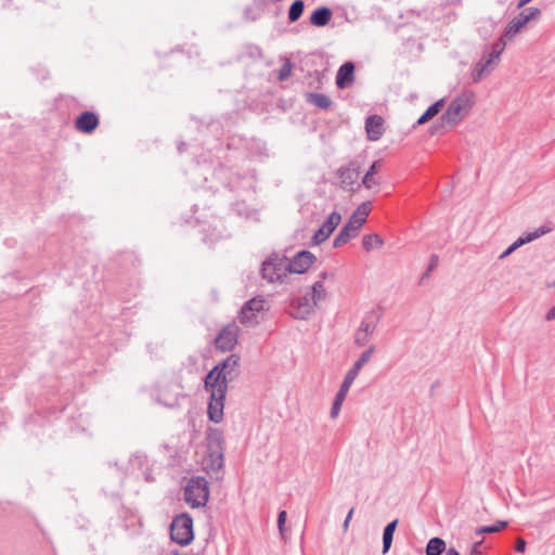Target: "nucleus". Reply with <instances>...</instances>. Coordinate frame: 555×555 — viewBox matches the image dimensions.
Segmentation results:
<instances>
[{
    "mask_svg": "<svg viewBox=\"0 0 555 555\" xmlns=\"http://www.w3.org/2000/svg\"><path fill=\"white\" fill-rule=\"evenodd\" d=\"M240 375V358L230 354L218 362L205 376L204 387L209 392L207 414L209 421L220 423L223 420L224 402L228 392V384Z\"/></svg>",
    "mask_w": 555,
    "mask_h": 555,
    "instance_id": "nucleus-1",
    "label": "nucleus"
},
{
    "mask_svg": "<svg viewBox=\"0 0 555 555\" xmlns=\"http://www.w3.org/2000/svg\"><path fill=\"white\" fill-rule=\"evenodd\" d=\"M527 23L518 14L506 26L503 36L491 46V51L485 53L472 72V80L479 82L485 76L491 74L498 66L500 56L505 49V38H513Z\"/></svg>",
    "mask_w": 555,
    "mask_h": 555,
    "instance_id": "nucleus-2",
    "label": "nucleus"
},
{
    "mask_svg": "<svg viewBox=\"0 0 555 555\" xmlns=\"http://www.w3.org/2000/svg\"><path fill=\"white\" fill-rule=\"evenodd\" d=\"M473 104L474 94L470 92L462 93L456 96L439 118L441 126L451 128L460 124L468 115Z\"/></svg>",
    "mask_w": 555,
    "mask_h": 555,
    "instance_id": "nucleus-3",
    "label": "nucleus"
},
{
    "mask_svg": "<svg viewBox=\"0 0 555 555\" xmlns=\"http://www.w3.org/2000/svg\"><path fill=\"white\" fill-rule=\"evenodd\" d=\"M209 498L208 481L205 477H192L184 488V501L192 507L204 506Z\"/></svg>",
    "mask_w": 555,
    "mask_h": 555,
    "instance_id": "nucleus-4",
    "label": "nucleus"
},
{
    "mask_svg": "<svg viewBox=\"0 0 555 555\" xmlns=\"http://www.w3.org/2000/svg\"><path fill=\"white\" fill-rule=\"evenodd\" d=\"M170 538L181 546H186L194 539L193 518L188 513L177 515L170 525Z\"/></svg>",
    "mask_w": 555,
    "mask_h": 555,
    "instance_id": "nucleus-5",
    "label": "nucleus"
},
{
    "mask_svg": "<svg viewBox=\"0 0 555 555\" xmlns=\"http://www.w3.org/2000/svg\"><path fill=\"white\" fill-rule=\"evenodd\" d=\"M260 273L270 283L281 281L288 273L287 257L273 255L262 262Z\"/></svg>",
    "mask_w": 555,
    "mask_h": 555,
    "instance_id": "nucleus-6",
    "label": "nucleus"
},
{
    "mask_svg": "<svg viewBox=\"0 0 555 555\" xmlns=\"http://www.w3.org/2000/svg\"><path fill=\"white\" fill-rule=\"evenodd\" d=\"M208 441H209V464L208 466L212 470H218L223 465V449H222V434L218 430H210L208 435Z\"/></svg>",
    "mask_w": 555,
    "mask_h": 555,
    "instance_id": "nucleus-7",
    "label": "nucleus"
},
{
    "mask_svg": "<svg viewBox=\"0 0 555 555\" xmlns=\"http://www.w3.org/2000/svg\"><path fill=\"white\" fill-rule=\"evenodd\" d=\"M240 327L235 323L225 325L217 335L215 346L221 351H230L237 344Z\"/></svg>",
    "mask_w": 555,
    "mask_h": 555,
    "instance_id": "nucleus-8",
    "label": "nucleus"
},
{
    "mask_svg": "<svg viewBox=\"0 0 555 555\" xmlns=\"http://www.w3.org/2000/svg\"><path fill=\"white\" fill-rule=\"evenodd\" d=\"M315 306L313 298H310L305 294L292 299L289 305V314L295 319L306 320L313 313Z\"/></svg>",
    "mask_w": 555,
    "mask_h": 555,
    "instance_id": "nucleus-9",
    "label": "nucleus"
},
{
    "mask_svg": "<svg viewBox=\"0 0 555 555\" xmlns=\"http://www.w3.org/2000/svg\"><path fill=\"white\" fill-rule=\"evenodd\" d=\"M375 347L371 346L369 349L363 351L361 356L358 358V360L353 363L352 367L347 372L345 375V378L339 387L343 391L347 392L349 391L352 383L359 375V372L365 365L372 358V354L374 353Z\"/></svg>",
    "mask_w": 555,
    "mask_h": 555,
    "instance_id": "nucleus-10",
    "label": "nucleus"
},
{
    "mask_svg": "<svg viewBox=\"0 0 555 555\" xmlns=\"http://www.w3.org/2000/svg\"><path fill=\"white\" fill-rule=\"evenodd\" d=\"M315 256L309 250H300L292 259L287 258L289 273H305L314 262Z\"/></svg>",
    "mask_w": 555,
    "mask_h": 555,
    "instance_id": "nucleus-11",
    "label": "nucleus"
},
{
    "mask_svg": "<svg viewBox=\"0 0 555 555\" xmlns=\"http://www.w3.org/2000/svg\"><path fill=\"white\" fill-rule=\"evenodd\" d=\"M336 176L339 179V185L343 190L350 191L359 178V166L351 162L337 169Z\"/></svg>",
    "mask_w": 555,
    "mask_h": 555,
    "instance_id": "nucleus-12",
    "label": "nucleus"
},
{
    "mask_svg": "<svg viewBox=\"0 0 555 555\" xmlns=\"http://www.w3.org/2000/svg\"><path fill=\"white\" fill-rule=\"evenodd\" d=\"M341 220L340 214L337 211L331 212L323 224L318 229V231L312 236V243L314 245H319L324 242L336 229Z\"/></svg>",
    "mask_w": 555,
    "mask_h": 555,
    "instance_id": "nucleus-13",
    "label": "nucleus"
},
{
    "mask_svg": "<svg viewBox=\"0 0 555 555\" xmlns=\"http://www.w3.org/2000/svg\"><path fill=\"white\" fill-rule=\"evenodd\" d=\"M550 231L548 228L540 227L533 232H529L524 236L518 237L512 245H509L500 256L499 259L502 260L514 253L516 249L521 247L522 245L530 243L542 235L546 234Z\"/></svg>",
    "mask_w": 555,
    "mask_h": 555,
    "instance_id": "nucleus-14",
    "label": "nucleus"
},
{
    "mask_svg": "<svg viewBox=\"0 0 555 555\" xmlns=\"http://www.w3.org/2000/svg\"><path fill=\"white\" fill-rule=\"evenodd\" d=\"M99 122V117L95 113L86 111L76 118L75 127L82 133H91L98 128Z\"/></svg>",
    "mask_w": 555,
    "mask_h": 555,
    "instance_id": "nucleus-15",
    "label": "nucleus"
},
{
    "mask_svg": "<svg viewBox=\"0 0 555 555\" xmlns=\"http://www.w3.org/2000/svg\"><path fill=\"white\" fill-rule=\"evenodd\" d=\"M365 130L370 141H377L384 133V120L378 115L369 116L365 120Z\"/></svg>",
    "mask_w": 555,
    "mask_h": 555,
    "instance_id": "nucleus-16",
    "label": "nucleus"
},
{
    "mask_svg": "<svg viewBox=\"0 0 555 555\" xmlns=\"http://www.w3.org/2000/svg\"><path fill=\"white\" fill-rule=\"evenodd\" d=\"M354 80V64L352 62L344 63L336 75V86L339 89L347 88Z\"/></svg>",
    "mask_w": 555,
    "mask_h": 555,
    "instance_id": "nucleus-17",
    "label": "nucleus"
},
{
    "mask_svg": "<svg viewBox=\"0 0 555 555\" xmlns=\"http://www.w3.org/2000/svg\"><path fill=\"white\" fill-rule=\"evenodd\" d=\"M130 466L132 470H142V476L146 481L151 482L154 480L149 465V459L145 454L137 453L132 455L130 459Z\"/></svg>",
    "mask_w": 555,
    "mask_h": 555,
    "instance_id": "nucleus-18",
    "label": "nucleus"
},
{
    "mask_svg": "<svg viewBox=\"0 0 555 555\" xmlns=\"http://www.w3.org/2000/svg\"><path fill=\"white\" fill-rule=\"evenodd\" d=\"M371 202H364L360 204L358 208L352 212L348 222L358 230H360L366 221V218L371 211Z\"/></svg>",
    "mask_w": 555,
    "mask_h": 555,
    "instance_id": "nucleus-19",
    "label": "nucleus"
},
{
    "mask_svg": "<svg viewBox=\"0 0 555 555\" xmlns=\"http://www.w3.org/2000/svg\"><path fill=\"white\" fill-rule=\"evenodd\" d=\"M360 230L351 225L349 222H347L339 233L334 238V247H341L343 245L347 244L351 238L356 237L358 235Z\"/></svg>",
    "mask_w": 555,
    "mask_h": 555,
    "instance_id": "nucleus-20",
    "label": "nucleus"
},
{
    "mask_svg": "<svg viewBox=\"0 0 555 555\" xmlns=\"http://www.w3.org/2000/svg\"><path fill=\"white\" fill-rule=\"evenodd\" d=\"M332 18V11L327 7L315 9L310 15V23L317 27H323L328 24Z\"/></svg>",
    "mask_w": 555,
    "mask_h": 555,
    "instance_id": "nucleus-21",
    "label": "nucleus"
},
{
    "mask_svg": "<svg viewBox=\"0 0 555 555\" xmlns=\"http://www.w3.org/2000/svg\"><path fill=\"white\" fill-rule=\"evenodd\" d=\"M444 104L443 99L436 101L434 104H431L416 120L414 128L421 125L426 124L427 121L431 120L442 108Z\"/></svg>",
    "mask_w": 555,
    "mask_h": 555,
    "instance_id": "nucleus-22",
    "label": "nucleus"
},
{
    "mask_svg": "<svg viewBox=\"0 0 555 555\" xmlns=\"http://www.w3.org/2000/svg\"><path fill=\"white\" fill-rule=\"evenodd\" d=\"M398 525V519H395L387 524V526L384 528L383 531V554L388 553L392 540H393V533Z\"/></svg>",
    "mask_w": 555,
    "mask_h": 555,
    "instance_id": "nucleus-23",
    "label": "nucleus"
},
{
    "mask_svg": "<svg viewBox=\"0 0 555 555\" xmlns=\"http://www.w3.org/2000/svg\"><path fill=\"white\" fill-rule=\"evenodd\" d=\"M446 542L441 538H431L426 545V555H441L446 553Z\"/></svg>",
    "mask_w": 555,
    "mask_h": 555,
    "instance_id": "nucleus-24",
    "label": "nucleus"
},
{
    "mask_svg": "<svg viewBox=\"0 0 555 555\" xmlns=\"http://www.w3.org/2000/svg\"><path fill=\"white\" fill-rule=\"evenodd\" d=\"M379 166H380V162L379 160L374 162L370 166V168L366 171V173L364 175V177L362 179V184L366 189H372V188L378 185V181L374 178V176L376 175L377 169H378Z\"/></svg>",
    "mask_w": 555,
    "mask_h": 555,
    "instance_id": "nucleus-25",
    "label": "nucleus"
},
{
    "mask_svg": "<svg viewBox=\"0 0 555 555\" xmlns=\"http://www.w3.org/2000/svg\"><path fill=\"white\" fill-rule=\"evenodd\" d=\"M310 298H313V301L315 305H318L320 301L324 300L326 297V291L324 287V283L322 280H319L313 283L311 286V291L306 293Z\"/></svg>",
    "mask_w": 555,
    "mask_h": 555,
    "instance_id": "nucleus-26",
    "label": "nucleus"
},
{
    "mask_svg": "<svg viewBox=\"0 0 555 555\" xmlns=\"http://www.w3.org/2000/svg\"><path fill=\"white\" fill-rule=\"evenodd\" d=\"M264 309V300L261 298H253L244 304L242 307V314H244V318L246 317V313L253 312L255 314L261 312Z\"/></svg>",
    "mask_w": 555,
    "mask_h": 555,
    "instance_id": "nucleus-27",
    "label": "nucleus"
},
{
    "mask_svg": "<svg viewBox=\"0 0 555 555\" xmlns=\"http://www.w3.org/2000/svg\"><path fill=\"white\" fill-rule=\"evenodd\" d=\"M307 101L322 109H327L332 105V100L323 93H309Z\"/></svg>",
    "mask_w": 555,
    "mask_h": 555,
    "instance_id": "nucleus-28",
    "label": "nucleus"
},
{
    "mask_svg": "<svg viewBox=\"0 0 555 555\" xmlns=\"http://www.w3.org/2000/svg\"><path fill=\"white\" fill-rule=\"evenodd\" d=\"M376 325L377 320L374 319V312L372 311L362 319L358 330L372 336L376 330Z\"/></svg>",
    "mask_w": 555,
    "mask_h": 555,
    "instance_id": "nucleus-29",
    "label": "nucleus"
},
{
    "mask_svg": "<svg viewBox=\"0 0 555 555\" xmlns=\"http://www.w3.org/2000/svg\"><path fill=\"white\" fill-rule=\"evenodd\" d=\"M384 241L378 234H367L362 237V246L366 251L372 250L374 247L383 246Z\"/></svg>",
    "mask_w": 555,
    "mask_h": 555,
    "instance_id": "nucleus-30",
    "label": "nucleus"
},
{
    "mask_svg": "<svg viewBox=\"0 0 555 555\" xmlns=\"http://www.w3.org/2000/svg\"><path fill=\"white\" fill-rule=\"evenodd\" d=\"M184 398L181 393L169 395L166 390L159 393V401L167 408H176L179 405V399Z\"/></svg>",
    "mask_w": 555,
    "mask_h": 555,
    "instance_id": "nucleus-31",
    "label": "nucleus"
},
{
    "mask_svg": "<svg viewBox=\"0 0 555 555\" xmlns=\"http://www.w3.org/2000/svg\"><path fill=\"white\" fill-rule=\"evenodd\" d=\"M305 3L302 0H295L288 10V20L294 23L300 18L304 13Z\"/></svg>",
    "mask_w": 555,
    "mask_h": 555,
    "instance_id": "nucleus-32",
    "label": "nucleus"
},
{
    "mask_svg": "<svg viewBox=\"0 0 555 555\" xmlns=\"http://www.w3.org/2000/svg\"><path fill=\"white\" fill-rule=\"evenodd\" d=\"M346 396L347 392L343 391L341 389L337 391L330 412L331 418H336L338 416Z\"/></svg>",
    "mask_w": 555,
    "mask_h": 555,
    "instance_id": "nucleus-33",
    "label": "nucleus"
},
{
    "mask_svg": "<svg viewBox=\"0 0 555 555\" xmlns=\"http://www.w3.org/2000/svg\"><path fill=\"white\" fill-rule=\"evenodd\" d=\"M508 522L506 520H499L496 524L491 526H482L476 529V534L480 535L483 533H495L506 528Z\"/></svg>",
    "mask_w": 555,
    "mask_h": 555,
    "instance_id": "nucleus-34",
    "label": "nucleus"
},
{
    "mask_svg": "<svg viewBox=\"0 0 555 555\" xmlns=\"http://www.w3.org/2000/svg\"><path fill=\"white\" fill-rule=\"evenodd\" d=\"M541 10L539 8H527L519 13L526 23L538 20L541 16Z\"/></svg>",
    "mask_w": 555,
    "mask_h": 555,
    "instance_id": "nucleus-35",
    "label": "nucleus"
},
{
    "mask_svg": "<svg viewBox=\"0 0 555 555\" xmlns=\"http://www.w3.org/2000/svg\"><path fill=\"white\" fill-rule=\"evenodd\" d=\"M371 335L357 330L354 334V344L359 347H363L370 341Z\"/></svg>",
    "mask_w": 555,
    "mask_h": 555,
    "instance_id": "nucleus-36",
    "label": "nucleus"
},
{
    "mask_svg": "<svg viewBox=\"0 0 555 555\" xmlns=\"http://www.w3.org/2000/svg\"><path fill=\"white\" fill-rule=\"evenodd\" d=\"M246 317L247 318H244V314H242V310L240 311V321L241 323L245 324V325H255L258 323L257 321V314L253 313V312H249V313H246Z\"/></svg>",
    "mask_w": 555,
    "mask_h": 555,
    "instance_id": "nucleus-37",
    "label": "nucleus"
},
{
    "mask_svg": "<svg viewBox=\"0 0 555 555\" xmlns=\"http://www.w3.org/2000/svg\"><path fill=\"white\" fill-rule=\"evenodd\" d=\"M286 517H287V514L285 511H281L278 515V528H279V531H280L282 538H284Z\"/></svg>",
    "mask_w": 555,
    "mask_h": 555,
    "instance_id": "nucleus-38",
    "label": "nucleus"
},
{
    "mask_svg": "<svg viewBox=\"0 0 555 555\" xmlns=\"http://www.w3.org/2000/svg\"><path fill=\"white\" fill-rule=\"evenodd\" d=\"M291 70H292V66H291V63L287 62L286 64H284L282 66V68L280 69V73H279V79L280 80H285L289 75H291Z\"/></svg>",
    "mask_w": 555,
    "mask_h": 555,
    "instance_id": "nucleus-39",
    "label": "nucleus"
},
{
    "mask_svg": "<svg viewBox=\"0 0 555 555\" xmlns=\"http://www.w3.org/2000/svg\"><path fill=\"white\" fill-rule=\"evenodd\" d=\"M437 264H438V256L437 255H433L431 258H430V262L428 264V268L425 271V273L423 274L422 279L428 278L430 272L437 267Z\"/></svg>",
    "mask_w": 555,
    "mask_h": 555,
    "instance_id": "nucleus-40",
    "label": "nucleus"
},
{
    "mask_svg": "<svg viewBox=\"0 0 555 555\" xmlns=\"http://www.w3.org/2000/svg\"><path fill=\"white\" fill-rule=\"evenodd\" d=\"M526 541L522 538H518L515 544V551L517 553H524L526 551Z\"/></svg>",
    "mask_w": 555,
    "mask_h": 555,
    "instance_id": "nucleus-41",
    "label": "nucleus"
},
{
    "mask_svg": "<svg viewBox=\"0 0 555 555\" xmlns=\"http://www.w3.org/2000/svg\"><path fill=\"white\" fill-rule=\"evenodd\" d=\"M482 541H477L473 544L470 555H482L481 551Z\"/></svg>",
    "mask_w": 555,
    "mask_h": 555,
    "instance_id": "nucleus-42",
    "label": "nucleus"
},
{
    "mask_svg": "<svg viewBox=\"0 0 555 555\" xmlns=\"http://www.w3.org/2000/svg\"><path fill=\"white\" fill-rule=\"evenodd\" d=\"M352 515H353V508H351V509L348 512V514H347V516H346V518H345V521H344V524H343V528H344V530H345V531H347V530H348V528H349V522H350V520H351V518H352Z\"/></svg>",
    "mask_w": 555,
    "mask_h": 555,
    "instance_id": "nucleus-43",
    "label": "nucleus"
},
{
    "mask_svg": "<svg viewBox=\"0 0 555 555\" xmlns=\"http://www.w3.org/2000/svg\"><path fill=\"white\" fill-rule=\"evenodd\" d=\"M545 319L547 321H552L555 319V307H553L552 309H550L545 315Z\"/></svg>",
    "mask_w": 555,
    "mask_h": 555,
    "instance_id": "nucleus-44",
    "label": "nucleus"
},
{
    "mask_svg": "<svg viewBox=\"0 0 555 555\" xmlns=\"http://www.w3.org/2000/svg\"><path fill=\"white\" fill-rule=\"evenodd\" d=\"M532 0H518V3H517V9H521L524 8L526 4H528L529 2H531Z\"/></svg>",
    "mask_w": 555,
    "mask_h": 555,
    "instance_id": "nucleus-45",
    "label": "nucleus"
},
{
    "mask_svg": "<svg viewBox=\"0 0 555 555\" xmlns=\"http://www.w3.org/2000/svg\"><path fill=\"white\" fill-rule=\"evenodd\" d=\"M444 555H461L455 548L450 547L446 551Z\"/></svg>",
    "mask_w": 555,
    "mask_h": 555,
    "instance_id": "nucleus-46",
    "label": "nucleus"
},
{
    "mask_svg": "<svg viewBox=\"0 0 555 555\" xmlns=\"http://www.w3.org/2000/svg\"><path fill=\"white\" fill-rule=\"evenodd\" d=\"M327 278V272H322L321 273V280L324 281L325 279Z\"/></svg>",
    "mask_w": 555,
    "mask_h": 555,
    "instance_id": "nucleus-47",
    "label": "nucleus"
},
{
    "mask_svg": "<svg viewBox=\"0 0 555 555\" xmlns=\"http://www.w3.org/2000/svg\"><path fill=\"white\" fill-rule=\"evenodd\" d=\"M183 146H184V143L182 142L181 144L178 145V150L179 152L181 153L183 151Z\"/></svg>",
    "mask_w": 555,
    "mask_h": 555,
    "instance_id": "nucleus-48",
    "label": "nucleus"
}]
</instances>
